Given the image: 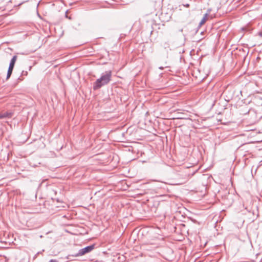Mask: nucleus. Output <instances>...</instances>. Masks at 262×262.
Returning <instances> with one entry per match:
<instances>
[{"label": "nucleus", "mask_w": 262, "mask_h": 262, "mask_svg": "<svg viewBox=\"0 0 262 262\" xmlns=\"http://www.w3.org/2000/svg\"><path fill=\"white\" fill-rule=\"evenodd\" d=\"M159 69H160L162 70V69H163V67H160V68H159Z\"/></svg>", "instance_id": "nucleus-12"}, {"label": "nucleus", "mask_w": 262, "mask_h": 262, "mask_svg": "<svg viewBox=\"0 0 262 262\" xmlns=\"http://www.w3.org/2000/svg\"><path fill=\"white\" fill-rule=\"evenodd\" d=\"M28 74L27 72H24V71H23V73H22V74L23 75H27Z\"/></svg>", "instance_id": "nucleus-9"}, {"label": "nucleus", "mask_w": 262, "mask_h": 262, "mask_svg": "<svg viewBox=\"0 0 262 262\" xmlns=\"http://www.w3.org/2000/svg\"><path fill=\"white\" fill-rule=\"evenodd\" d=\"M164 47L165 48H166L167 47H169V44L167 42H165L164 45Z\"/></svg>", "instance_id": "nucleus-7"}, {"label": "nucleus", "mask_w": 262, "mask_h": 262, "mask_svg": "<svg viewBox=\"0 0 262 262\" xmlns=\"http://www.w3.org/2000/svg\"><path fill=\"white\" fill-rule=\"evenodd\" d=\"M2 116L3 118H11L12 116V114L10 112H5L2 113Z\"/></svg>", "instance_id": "nucleus-5"}, {"label": "nucleus", "mask_w": 262, "mask_h": 262, "mask_svg": "<svg viewBox=\"0 0 262 262\" xmlns=\"http://www.w3.org/2000/svg\"><path fill=\"white\" fill-rule=\"evenodd\" d=\"M111 77L112 71H106L93 83V89L94 90H97L101 88L102 86L107 84L111 81Z\"/></svg>", "instance_id": "nucleus-1"}, {"label": "nucleus", "mask_w": 262, "mask_h": 262, "mask_svg": "<svg viewBox=\"0 0 262 262\" xmlns=\"http://www.w3.org/2000/svg\"><path fill=\"white\" fill-rule=\"evenodd\" d=\"M16 59H17V56L16 55H15L12 57V58L11 60L10 63L9 64V66L8 72H7V79H9L12 74L13 69L14 68V64H15Z\"/></svg>", "instance_id": "nucleus-3"}, {"label": "nucleus", "mask_w": 262, "mask_h": 262, "mask_svg": "<svg viewBox=\"0 0 262 262\" xmlns=\"http://www.w3.org/2000/svg\"><path fill=\"white\" fill-rule=\"evenodd\" d=\"M94 249V245L87 246L84 248L81 249L78 252L75 254V256H80L84 255L86 253L90 252Z\"/></svg>", "instance_id": "nucleus-2"}, {"label": "nucleus", "mask_w": 262, "mask_h": 262, "mask_svg": "<svg viewBox=\"0 0 262 262\" xmlns=\"http://www.w3.org/2000/svg\"><path fill=\"white\" fill-rule=\"evenodd\" d=\"M49 262H58V261L56 259H51Z\"/></svg>", "instance_id": "nucleus-8"}, {"label": "nucleus", "mask_w": 262, "mask_h": 262, "mask_svg": "<svg viewBox=\"0 0 262 262\" xmlns=\"http://www.w3.org/2000/svg\"><path fill=\"white\" fill-rule=\"evenodd\" d=\"M184 6H185L186 7H189V5L188 4H187L184 5Z\"/></svg>", "instance_id": "nucleus-10"}, {"label": "nucleus", "mask_w": 262, "mask_h": 262, "mask_svg": "<svg viewBox=\"0 0 262 262\" xmlns=\"http://www.w3.org/2000/svg\"><path fill=\"white\" fill-rule=\"evenodd\" d=\"M207 17H208V14L207 13H206L204 17H203V18L202 19V20H201L200 23V25L201 26L202 25H203L206 21L207 20Z\"/></svg>", "instance_id": "nucleus-6"}, {"label": "nucleus", "mask_w": 262, "mask_h": 262, "mask_svg": "<svg viewBox=\"0 0 262 262\" xmlns=\"http://www.w3.org/2000/svg\"><path fill=\"white\" fill-rule=\"evenodd\" d=\"M3 116H2V114L1 113L0 114V119H3Z\"/></svg>", "instance_id": "nucleus-11"}, {"label": "nucleus", "mask_w": 262, "mask_h": 262, "mask_svg": "<svg viewBox=\"0 0 262 262\" xmlns=\"http://www.w3.org/2000/svg\"><path fill=\"white\" fill-rule=\"evenodd\" d=\"M259 35H260V36H262V33H261V32H260V33H259Z\"/></svg>", "instance_id": "nucleus-13"}, {"label": "nucleus", "mask_w": 262, "mask_h": 262, "mask_svg": "<svg viewBox=\"0 0 262 262\" xmlns=\"http://www.w3.org/2000/svg\"><path fill=\"white\" fill-rule=\"evenodd\" d=\"M253 102L256 104L257 105H262V98L260 96H255L253 99Z\"/></svg>", "instance_id": "nucleus-4"}]
</instances>
